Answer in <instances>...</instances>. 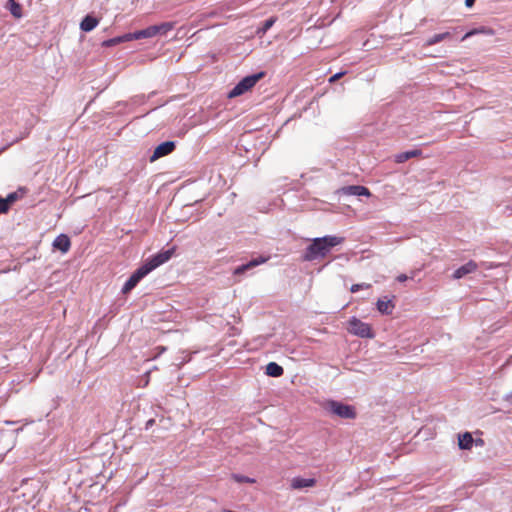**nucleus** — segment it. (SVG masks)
<instances>
[{
	"mask_svg": "<svg viewBox=\"0 0 512 512\" xmlns=\"http://www.w3.org/2000/svg\"><path fill=\"white\" fill-rule=\"evenodd\" d=\"M264 72H258L252 75H248L240 80L232 90L228 93L229 98H235L243 95L250 89H252L256 83L264 77Z\"/></svg>",
	"mask_w": 512,
	"mask_h": 512,
	"instance_id": "obj_2",
	"label": "nucleus"
},
{
	"mask_svg": "<svg viewBox=\"0 0 512 512\" xmlns=\"http://www.w3.org/2000/svg\"><path fill=\"white\" fill-rule=\"evenodd\" d=\"M394 308V305L392 304L391 300H388L385 298L379 299L377 301V309L380 313L389 315L392 313Z\"/></svg>",
	"mask_w": 512,
	"mask_h": 512,
	"instance_id": "obj_15",
	"label": "nucleus"
},
{
	"mask_svg": "<svg viewBox=\"0 0 512 512\" xmlns=\"http://www.w3.org/2000/svg\"><path fill=\"white\" fill-rule=\"evenodd\" d=\"M450 38H451L450 32H443V33L435 34L426 40L424 46H427V47L432 46V45H435L441 41H444V40L450 39Z\"/></svg>",
	"mask_w": 512,
	"mask_h": 512,
	"instance_id": "obj_20",
	"label": "nucleus"
},
{
	"mask_svg": "<svg viewBox=\"0 0 512 512\" xmlns=\"http://www.w3.org/2000/svg\"><path fill=\"white\" fill-rule=\"evenodd\" d=\"M155 36L156 35H155L154 26L152 25L145 29L135 31L133 33H127L126 38H128L132 41V40H139V39H144V38H152Z\"/></svg>",
	"mask_w": 512,
	"mask_h": 512,
	"instance_id": "obj_10",
	"label": "nucleus"
},
{
	"mask_svg": "<svg viewBox=\"0 0 512 512\" xmlns=\"http://www.w3.org/2000/svg\"><path fill=\"white\" fill-rule=\"evenodd\" d=\"M478 268V265L476 262L470 260L469 262H467L466 264L462 265L461 267H459L458 269H456L452 275V277L454 279H461L463 278L464 276L470 274V273H473L477 270Z\"/></svg>",
	"mask_w": 512,
	"mask_h": 512,
	"instance_id": "obj_9",
	"label": "nucleus"
},
{
	"mask_svg": "<svg viewBox=\"0 0 512 512\" xmlns=\"http://www.w3.org/2000/svg\"><path fill=\"white\" fill-rule=\"evenodd\" d=\"M339 192L345 195L353 196H370L371 193L368 188L361 185H350L342 187Z\"/></svg>",
	"mask_w": 512,
	"mask_h": 512,
	"instance_id": "obj_7",
	"label": "nucleus"
},
{
	"mask_svg": "<svg viewBox=\"0 0 512 512\" xmlns=\"http://www.w3.org/2000/svg\"><path fill=\"white\" fill-rule=\"evenodd\" d=\"M422 154V151L420 149H414L406 152H401L397 155H395V162L396 163H404L405 161L418 157Z\"/></svg>",
	"mask_w": 512,
	"mask_h": 512,
	"instance_id": "obj_14",
	"label": "nucleus"
},
{
	"mask_svg": "<svg viewBox=\"0 0 512 512\" xmlns=\"http://www.w3.org/2000/svg\"><path fill=\"white\" fill-rule=\"evenodd\" d=\"M343 75H344V72L336 73V74H334L333 76L330 77L329 81L330 82H335L336 80H338Z\"/></svg>",
	"mask_w": 512,
	"mask_h": 512,
	"instance_id": "obj_32",
	"label": "nucleus"
},
{
	"mask_svg": "<svg viewBox=\"0 0 512 512\" xmlns=\"http://www.w3.org/2000/svg\"><path fill=\"white\" fill-rule=\"evenodd\" d=\"M9 208L10 207L7 205L5 199L0 197V213H7Z\"/></svg>",
	"mask_w": 512,
	"mask_h": 512,
	"instance_id": "obj_30",
	"label": "nucleus"
},
{
	"mask_svg": "<svg viewBox=\"0 0 512 512\" xmlns=\"http://www.w3.org/2000/svg\"><path fill=\"white\" fill-rule=\"evenodd\" d=\"M25 137L24 134H21L20 136H17L15 138H13L12 140L8 141L7 144L5 146H3L1 149H0V154L5 151L8 147H10L12 144L14 143H17L18 141H20L21 139H23Z\"/></svg>",
	"mask_w": 512,
	"mask_h": 512,
	"instance_id": "obj_28",
	"label": "nucleus"
},
{
	"mask_svg": "<svg viewBox=\"0 0 512 512\" xmlns=\"http://www.w3.org/2000/svg\"><path fill=\"white\" fill-rule=\"evenodd\" d=\"M155 30V35H166L169 31L174 29L175 23L174 22H163L158 25H153Z\"/></svg>",
	"mask_w": 512,
	"mask_h": 512,
	"instance_id": "obj_21",
	"label": "nucleus"
},
{
	"mask_svg": "<svg viewBox=\"0 0 512 512\" xmlns=\"http://www.w3.org/2000/svg\"><path fill=\"white\" fill-rule=\"evenodd\" d=\"M267 260H268V258L267 257H263V256H259L257 258H254V259L250 260L249 262L238 266L234 270V274L235 275H241V274L245 273L246 271H248V270H250V269H252V268H254L256 266L265 263Z\"/></svg>",
	"mask_w": 512,
	"mask_h": 512,
	"instance_id": "obj_8",
	"label": "nucleus"
},
{
	"mask_svg": "<svg viewBox=\"0 0 512 512\" xmlns=\"http://www.w3.org/2000/svg\"><path fill=\"white\" fill-rule=\"evenodd\" d=\"M174 149H175V142H173V141H166V142L159 144L155 148L153 154L151 155L150 162H154L161 157L169 155L170 153H172L174 151Z\"/></svg>",
	"mask_w": 512,
	"mask_h": 512,
	"instance_id": "obj_5",
	"label": "nucleus"
},
{
	"mask_svg": "<svg viewBox=\"0 0 512 512\" xmlns=\"http://www.w3.org/2000/svg\"><path fill=\"white\" fill-rule=\"evenodd\" d=\"M126 37H127V33L122 35V36H118V37H114V38L105 40V41L102 42V46H104V47H112V46H115V45H117L119 43H122V42L131 41L130 39H128Z\"/></svg>",
	"mask_w": 512,
	"mask_h": 512,
	"instance_id": "obj_23",
	"label": "nucleus"
},
{
	"mask_svg": "<svg viewBox=\"0 0 512 512\" xmlns=\"http://www.w3.org/2000/svg\"><path fill=\"white\" fill-rule=\"evenodd\" d=\"M99 21L97 18L91 15H87L80 23V29L84 32L92 31L97 25Z\"/></svg>",
	"mask_w": 512,
	"mask_h": 512,
	"instance_id": "obj_13",
	"label": "nucleus"
},
{
	"mask_svg": "<svg viewBox=\"0 0 512 512\" xmlns=\"http://www.w3.org/2000/svg\"><path fill=\"white\" fill-rule=\"evenodd\" d=\"M348 331L361 338H373L374 334L369 324L362 322L356 317H352L349 321Z\"/></svg>",
	"mask_w": 512,
	"mask_h": 512,
	"instance_id": "obj_4",
	"label": "nucleus"
},
{
	"mask_svg": "<svg viewBox=\"0 0 512 512\" xmlns=\"http://www.w3.org/2000/svg\"><path fill=\"white\" fill-rule=\"evenodd\" d=\"M151 271H153V269L149 265V263L146 261L142 266H140L138 269H136L133 272L132 276L140 282V280H142Z\"/></svg>",
	"mask_w": 512,
	"mask_h": 512,
	"instance_id": "obj_18",
	"label": "nucleus"
},
{
	"mask_svg": "<svg viewBox=\"0 0 512 512\" xmlns=\"http://www.w3.org/2000/svg\"><path fill=\"white\" fill-rule=\"evenodd\" d=\"M476 0H465L466 7L470 8L474 5Z\"/></svg>",
	"mask_w": 512,
	"mask_h": 512,
	"instance_id": "obj_34",
	"label": "nucleus"
},
{
	"mask_svg": "<svg viewBox=\"0 0 512 512\" xmlns=\"http://www.w3.org/2000/svg\"><path fill=\"white\" fill-rule=\"evenodd\" d=\"M284 373V369L276 362H270L266 366V374L271 377H280Z\"/></svg>",
	"mask_w": 512,
	"mask_h": 512,
	"instance_id": "obj_17",
	"label": "nucleus"
},
{
	"mask_svg": "<svg viewBox=\"0 0 512 512\" xmlns=\"http://www.w3.org/2000/svg\"><path fill=\"white\" fill-rule=\"evenodd\" d=\"M6 8L17 19L22 17V8L15 0H8Z\"/></svg>",
	"mask_w": 512,
	"mask_h": 512,
	"instance_id": "obj_22",
	"label": "nucleus"
},
{
	"mask_svg": "<svg viewBox=\"0 0 512 512\" xmlns=\"http://www.w3.org/2000/svg\"><path fill=\"white\" fill-rule=\"evenodd\" d=\"M28 482H29V479H23L22 480V485L27 484Z\"/></svg>",
	"mask_w": 512,
	"mask_h": 512,
	"instance_id": "obj_37",
	"label": "nucleus"
},
{
	"mask_svg": "<svg viewBox=\"0 0 512 512\" xmlns=\"http://www.w3.org/2000/svg\"><path fill=\"white\" fill-rule=\"evenodd\" d=\"M276 22V17H270L267 19L261 27H259L256 31L257 35L263 36L266 32L274 25Z\"/></svg>",
	"mask_w": 512,
	"mask_h": 512,
	"instance_id": "obj_24",
	"label": "nucleus"
},
{
	"mask_svg": "<svg viewBox=\"0 0 512 512\" xmlns=\"http://www.w3.org/2000/svg\"><path fill=\"white\" fill-rule=\"evenodd\" d=\"M370 287H371V285L368 284V283L354 284V285L351 286L350 291L352 293H356V292H358L361 289H369Z\"/></svg>",
	"mask_w": 512,
	"mask_h": 512,
	"instance_id": "obj_27",
	"label": "nucleus"
},
{
	"mask_svg": "<svg viewBox=\"0 0 512 512\" xmlns=\"http://www.w3.org/2000/svg\"><path fill=\"white\" fill-rule=\"evenodd\" d=\"M316 483V480L314 478H302V477H295L291 481V487L293 489H303L308 487H313Z\"/></svg>",
	"mask_w": 512,
	"mask_h": 512,
	"instance_id": "obj_11",
	"label": "nucleus"
},
{
	"mask_svg": "<svg viewBox=\"0 0 512 512\" xmlns=\"http://www.w3.org/2000/svg\"><path fill=\"white\" fill-rule=\"evenodd\" d=\"M173 255V249L162 251L147 260L152 269H156L160 265L166 263Z\"/></svg>",
	"mask_w": 512,
	"mask_h": 512,
	"instance_id": "obj_6",
	"label": "nucleus"
},
{
	"mask_svg": "<svg viewBox=\"0 0 512 512\" xmlns=\"http://www.w3.org/2000/svg\"><path fill=\"white\" fill-rule=\"evenodd\" d=\"M71 246V242L68 236L61 234L55 238L53 241V247L55 249L60 250L63 253H66Z\"/></svg>",
	"mask_w": 512,
	"mask_h": 512,
	"instance_id": "obj_12",
	"label": "nucleus"
},
{
	"mask_svg": "<svg viewBox=\"0 0 512 512\" xmlns=\"http://www.w3.org/2000/svg\"><path fill=\"white\" fill-rule=\"evenodd\" d=\"M483 30H479V29H473L469 32H467L463 37H462V41L466 40L467 38L475 35V34H478L480 32H482Z\"/></svg>",
	"mask_w": 512,
	"mask_h": 512,
	"instance_id": "obj_31",
	"label": "nucleus"
},
{
	"mask_svg": "<svg viewBox=\"0 0 512 512\" xmlns=\"http://www.w3.org/2000/svg\"><path fill=\"white\" fill-rule=\"evenodd\" d=\"M508 401L512 403V392L507 397Z\"/></svg>",
	"mask_w": 512,
	"mask_h": 512,
	"instance_id": "obj_36",
	"label": "nucleus"
},
{
	"mask_svg": "<svg viewBox=\"0 0 512 512\" xmlns=\"http://www.w3.org/2000/svg\"><path fill=\"white\" fill-rule=\"evenodd\" d=\"M408 279L407 275L405 274H400L398 277H397V280L399 282H405L406 280Z\"/></svg>",
	"mask_w": 512,
	"mask_h": 512,
	"instance_id": "obj_33",
	"label": "nucleus"
},
{
	"mask_svg": "<svg viewBox=\"0 0 512 512\" xmlns=\"http://www.w3.org/2000/svg\"><path fill=\"white\" fill-rule=\"evenodd\" d=\"M139 283L137 279H135L132 275L128 278V280L125 282L124 286L122 287V293L127 294L130 292L133 288L136 287V285Z\"/></svg>",
	"mask_w": 512,
	"mask_h": 512,
	"instance_id": "obj_25",
	"label": "nucleus"
},
{
	"mask_svg": "<svg viewBox=\"0 0 512 512\" xmlns=\"http://www.w3.org/2000/svg\"><path fill=\"white\" fill-rule=\"evenodd\" d=\"M151 271H153V269L149 265V263L146 261L142 266H140L138 269H136L133 272L132 276L140 282V280H142Z\"/></svg>",
	"mask_w": 512,
	"mask_h": 512,
	"instance_id": "obj_19",
	"label": "nucleus"
},
{
	"mask_svg": "<svg viewBox=\"0 0 512 512\" xmlns=\"http://www.w3.org/2000/svg\"><path fill=\"white\" fill-rule=\"evenodd\" d=\"M232 478L238 483H251V484L255 483L254 478H250V477L239 475V474H233Z\"/></svg>",
	"mask_w": 512,
	"mask_h": 512,
	"instance_id": "obj_26",
	"label": "nucleus"
},
{
	"mask_svg": "<svg viewBox=\"0 0 512 512\" xmlns=\"http://www.w3.org/2000/svg\"><path fill=\"white\" fill-rule=\"evenodd\" d=\"M473 437L470 433L466 432L458 437V445L462 450H468L472 447Z\"/></svg>",
	"mask_w": 512,
	"mask_h": 512,
	"instance_id": "obj_16",
	"label": "nucleus"
},
{
	"mask_svg": "<svg viewBox=\"0 0 512 512\" xmlns=\"http://www.w3.org/2000/svg\"><path fill=\"white\" fill-rule=\"evenodd\" d=\"M324 409L329 413L343 419H354L356 412L353 406L344 404L336 400L325 402Z\"/></svg>",
	"mask_w": 512,
	"mask_h": 512,
	"instance_id": "obj_3",
	"label": "nucleus"
},
{
	"mask_svg": "<svg viewBox=\"0 0 512 512\" xmlns=\"http://www.w3.org/2000/svg\"><path fill=\"white\" fill-rule=\"evenodd\" d=\"M18 198V194L16 192L10 193L7 195L5 199L7 205L10 207L12 203H14Z\"/></svg>",
	"mask_w": 512,
	"mask_h": 512,
	"instance_id": "obj_29",
	"label": "nucleus"
},
{
	"mask_svg": "<svg viewBox=\"0 0 512 512\" xmlns=\"http://www.w3.org/2000/svg\"><path fill=\"white\" fill-rule=\"evenodd\" d=\"M343 238L337 236H324L315 238L312 243L306 248L304 253V260L313 261L318 258L325 257L331 248L341 244Z\"/></svg>",
	"mask_w": 512,
	"mask_h": 512,
	"instance_id": "obj_1",
	"label": "nucleus"
},
{
	"mask_svg": "<svg viewBox=\"0 0 512 512\" xmlns=\"http://www.w3.org/2000/svg\"><path fill=\"white\" fill-rule=\"evenodd\" d=\"M154 423V420L151 419L146 423V428Z\"/></svg>",
	"mask_w": 512,
	"mask_h": 512,
	"instance_id": "obj_35",
	"label": "nucleus"
}]
</instances>
